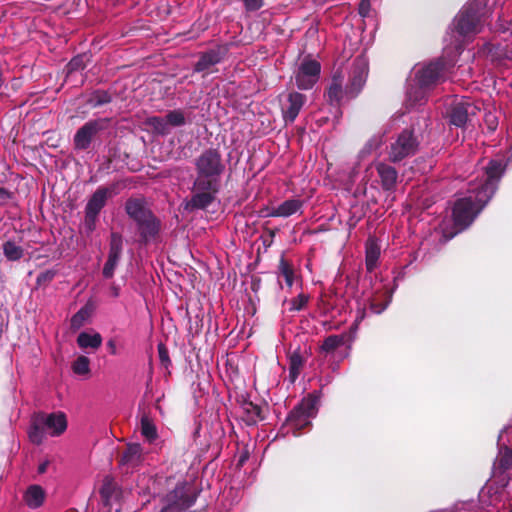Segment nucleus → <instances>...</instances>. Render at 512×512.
Listing matches in <instances>:
<instances>
[{
  "instance_id": "e433bc0d",
  "label": "nucleus",
  "mask_w": 512,
  "mask_h": 512,
  "mask_svg": "<svg viewBox=\"0 0 512 512\" xmlns=\"http://www.w3.org/2000/svg\"><path fill=\"white\" fill-rule=\"evenodd\" d=\"M383 144V135H374L371 137L366 143L363 153H372L373 151L379 149Z\"/></svg>"
},
{
  "instance_id": "c756f323",
  "label": "nucleus",
  "mask_w": 512,
  "mask_h": 512,
  "mask_svg": "<svg viewBox=\"0 0 512 512\" xmlns=\"http://www.w3.org/2000/svg\"><path fill=\"white\" fill-rule=\"evenodd\" d=\"M278 273L284 278L286 285L291 288L294 283V270L292 265L288 263L284 257L280 258Z\"/></svg>"
},
{
  "instance_id": "c85d7f7f",
  "label": "nucleus",
  "mask_w": 512,
  "mask_h": 512,
  "mask_svg": "<svg viewBox=\"0 0 512 512\" xmlns=\"http://www.w3.org/2000/svg\"><path fill=\"white\" fill-rule=\"evenodd\" d=\"M91 315V309L88 305H85L82 307L77 313H75L71 320H70V326L71 329L76 331L80 329L90 318Z\"/></svg>"
},
{
  "instance_id": "864d4df0",
  "label": "nucleus",
  "mask_w": 512,
  "mask_h": 512,
  "mask_svg": "<svg viewBox=\"0 0 512 512\" xmlns=\"http://www.w3.org/2000/svg\"><path fill=\"white\" fill-rule=\"evenodd\" d=\"M315 3H320L322 2L323 0H313Z\"/></svg>"
},
{
  "instance_id": "7ed1b4c3",
  "label": "nucleus",
  "mask_w": 512,
  "mask_h": 512,
  "mask_svg": "<svg viewBox=\"0 0 512 512\" xmlns=\"http://www.w3.org/2000/svg\"><path fill=\"white\" fill-rule=\"evenodd\" d=\"M197 176L194 186L200 189L220 187V178L225 170L222 156L217 149L203 151L195 160Z\"/></svg>"
},
{
  "instance_id": "9d476101",
  "label": "nucleus",
  "mask_w": 512,
  "mask_h": 512,
  "mask_svg": "<svg viewBox=\"0 0 512 512\" xmlns=\"http://www.w3.org/2000/svg\"><path fill=\"white\" fill-rule=\"evenodd\" d=\"M442 70V61H435L429 64H419L413 68V76L410 78H412L419 87L429 89L436 83Z\"/></svg>"
},
{
  "instance_id": "4468645a",
  "label": "nucleus",
  "mask_w": 512,
  "mask_h": 512,
  "mask_svg": "<svg viewBox=\"0 0 512 512\" xmlns=\"http://www.w3.org/2000/svg\"><path fill=\"white\" fill-rule=\"evenodd\" d=\"M122 253V237L117 233L111 234L108 259L103 267V276L111 278L120 260Z\"/></svg>"
},
{
  "instance_id": "ddd939ff",
  "label": "nucleus",
  "mask_w": 512,
  "mask_h": 512,
  "mask_svg": "<svg viewBox=\"0 0 512 512\" xmlns=\"http://www.w3.org/2000/svg\"><path fill=\"white\" fill-rule=\"evenodd\" d=\"M104 120H93L84 124L74 136V145L76 149H87L92 138L104 128Z\"/></svg>"
},
{
  "instance_id": "603ef678",
  "label": "nucleus",
  "mask_w": 512,
  "mask_h": 512,
  "mask_svg": "<svg viewBox=\"0 0 512 512\" xmlns=\"http://www.w3.org/2000/svg\"><path fill=\"white\" fill-rule=\"evenodd\" d=\"M113 293H114V295H115V296H117V295H118V291H117V289H114V290H113Z\"/></svg>"
},
{
  "instance_id": "bb28decb",
  "label": "nucleus",
  "mask_w": 512,
  "mask_h": 512,
  "mask_svg": "<svg viewBox=\"0 0 512 512\" xmlns=\"http://www.w3.org/2000/svg\"><path fill=\"white\" fill-rule=\"evenodd\" d=\"M348 341V334L343 333L340 335H330L324 339L320 349L321 352L326 354H330L334 352L337 348L345 345Z\"/></svg>"
},
{
  "instance_id": "0eeeda50",
  "label": "nucleus",
  "mask_w": 512,
  "mask_h": 512,
  "mask_svg": "<svg viewBox=\"0 0 512 512\" xmlns=\"http://www.w3.org/2000/svg\"><path fill=\"white\" fill-rule=\"evenodd\" d=\"M418 149L419 141L414 136L413 131L405 129L391 140L387 152L388 159L392 163H398L415 155Z\"/></svg>"
},
{
  "instance_id": "4c0bfd02",
  "label": "nucleus",
  "mask_w": 512,
  "mask_h": 512,
  "mask_svg": "<svg viewBox=\"0 0 512 512\" xmlns=\"http://www.w3.org/2000/svg\"><path fill=\"white\" fill-rule=\"evenodd\" d=\"M309 297L305 294H299L296 298L291 301V311L301 310L308 302Z\"/></svg>"
},
{
  "instance_id": "412c9836",
  "label": "nucleus",
  "mask_w": 512,
  "mask_h": 512,
  "mask_svg": "<svg viewBox=\"0 0 512 512\" xmlns=\"http://www.w3.org/2000/svg\"><path fill=\"white\" fill-rule=\"evenodd\" d=\"M143 458V449L140 444H130L123 452L121 463L130 467L139 465Z\"/></svg>"
},
{
  "instance_id": "a878e982",
  "label": "nucleus",
  "mask_w": 512,
  "mask_h": 512,
  "mask_svg": "<svg viewBox=\"0 0 512 512\" xmlns=\"http://www.w3.org/2000/svg\"><path fill=\"white\" fill-rule=\"evenodd\" d=\"M380 256V247L373 239H369L366 244L365 264L369 272H372L376 266Z\"/></svg>"
},
{
  "instance_id": "a18cd8bd",
  "label": "nucleus",
  "mask_w": 512,
  "mask_h": 512,
  "mask_svg": "<svg viewBox=\"0 0 512 512\" xmlns=\"http://www.w3.org/2000/svg\"><path fill=\"white\" fill-rule=\"evenodd\" d=\"M485 121L488 125V128L491 130V131H494L497 127V118L495 115L489 113L486 115V118H485Z\"/></svg>"
},
{
  "instance_id": "de8ad7c7",
  "label": "nucleus",
  "mask_w": 512,
  "mask_h": 512,
  "mask_svg": "<svg viewBox=\"0 0 512 512\" xmlns=\"http://www.w3.org/2000/svg\"><path fill=\"white\" fill-rule=\"evenodd\" d=\"M370 10V0H361L359 4V13L362 16H367Z\"/></svg>"
},
{
  "instance_id": "58836bf2",
  "label": "nucleus",
  "mask_w": 512,
  "mask_h": 512,
  "mask_svg": "<svg viewBox=\"0 0 512 512\" xmlns=\"http://www.w3.org/2000/svg\"><path fill=\"white\" fill-rule=\"evenodd\" d=\"M54 276H55L54 271H52V270L44 271L37 276V284L42 285V284L49 283L50 281H52Z\"/></svg>"
},
{
  "instance_id": "37998d69",
  "label": "nucleus",
  "mask_w": 512,
  "mask_h": 512,
  "mask_svg": "<svg viewBox=\"0 0 512 512\" xmlns=\"http://www.w3.org/2000/svg\"><path fill=\"white\" fill-rule=\"evenodd\" d=\"M512 464V450L506 449L505 455L500 459V466L508 468Z\"/></svg>"
},
{
  "instance_id": "1a4fd4ad",
  "label": "nucleus",
  "mask_w": 512,
  "mask_h": 512,
  "mask_svg": "<svg viewBox=\"0 0 512 512\" xmlns=\"http://www.w3.org/2000/svg\"><path fill=\"white\" fill-rule=\"evenodd\" d=\"M479 110V107L468 98H454L449 103L447 114L451 124L463 127Z\"/></svg>"
},
{
  "instance_id": "423d86ee",
  "label": "nucleus",
  "mask_w": 512,
  "mask_h": 512,
  "mask_svg": "<svg viewBox=\"0 0 512 512\" xmlns=\"http://www.w3.org/2000/svg\"><path fill=\"white\" fill-rule=\"evenodd\" d=\"M196 500L192 487L185 481L177 483L175 488L161 498L160 512H183Z\"/></svg>"
},
{
  "instance_id": "6ab92c4d",
  "label": "nucleus",
  "mask_w": 512,
  "mask_h": 512,
  "mask_svg": "<svg viewBox=\"0 0 512 512\" xmlns=\"http://www.w3.org/2000/svg\"><path fill=\"white\" fill-rule=\"evenodd\" d=\"M137 225L141 236L145 240L155 237L160 228L159 221L153 216L152 213L148 214L147 217H144L141 221H138Z\"/></svg>"
},
{
  "instance_id": "f03ea898",
  "label": "nucleus",
  "mask_w": 512,
  "mask_h": 512,
  "mask_svg": "<svg viewBox=\"0 0 512 512\" xmlns=\"http://www.w3.org/2000/svg\"><path fill=\"white\" fill-rule=\"evenodd\" d=\"M367 74L368 64L362 57H357L353 61L349 84L345 89L342 87L344 75L342 72H336L327 91L330 103L338 105L345 97H356L366 82Z\"/></svg>"
},
{
  "instance_id": "a211bd4d",
  "label": "nucleus",
  "mask_w": 512,
  "mask_h": 512,
  "mask_svg": "<svg viewBox=\"0 0 512 512\" xmlns=\"http://www.w3.org/2000/svg\"><path fill=\"white\" fill-rule=\"evenodd\" d=\"M302 201L298 199H288L278 205L276 208H273L269 213V216L272 217H289L295 213H297L302 208Z\"/></svg>"
},
{
  "instance_id": "49530a36",
  "label": "nucleus",
  "mask_w": 512,
  "mask_h": 512,
  "mask_svg": "<svg viewBox=\"0 0 512 512\" xmlns=\"http://www.w3.org/2000/svg\"><path fill=\"white\" fill-rule=\"evenodd\" d=\"M388 303H380L377 304L374 301H371L370 303V309L375 314H380L382 311H384L387 307Z\"/></svg>"
},
{
  "instance_id": "f257e3e1",
  "label": "nucleus",
  "mask_w": 512,
  "mask_h": 512,
  "mask_svg": "<svg viewBox=\"0 0 512 512\" xmlns=\"http://www.w3.org/2000/svg\"><path fill=\"white\" fill-rule=\"evenodd\" d=\"M503 172L504 166L502 163L491 160L485 168L484 178L478 183H471L468 195L455 202L452 212L454 230L448 233L443 229L448 239L454 237L474 221L495 193Z\"/></svg>"
},
{
  "instance_id": "8fccbe9b",
  "label": "nucleus",
  "mask_w": 512,
  "mask_h": 512,
  "mask_svg": "<svg viewBox=\"0 0 512 512\" xmlns=\"http://www.w3.org/2000/svg\"><path fill=\"white\" fill-rule=\"evenodd\" d=\"M49 465V462L48 461H44L42 462L39 466H38V473L39 474H43L46 472L47 470V467Z\"/></svg>"
},
{
  "instance_id": "dca6fc26",
  "label": "nucleus",
  "mask_w": 512,
  "mask_h": 512,
  "mask_svg": "<svg viewBox=\"0 0 512 512\" xmlns=\"http://www.w3.org/2000/svg\"><path fill=\"white\" fill-rule=\"evenodd\" d=\"M194 189L195 193L188 203V207L191 209H205L214 201L215 196L219 191V187L200 189L194 186Z\"/></svg>"
},
{
  "instance_id": "ea45409f",
  "label": "nucleus",
  "mask_w": 512,
  "mask_h": 512,
  "mask_svg": "<svg viewBox=\"0 0 512 512\" xmlns=\"http://www.w3.org/2000/svg\"><path fill=\"white\" fill-rule=\"evenodd\" d=\"M158 353L161 363L167 367L168 364L170 363V360L167 349L163 344L158 345Z\"/></svg>"
},
{
  "instance_id": "79ce46f5",
  "label": "nucleus",
  "mask_w": 512,
  "mask_h": 512,
  "mask_svg": "<svg viewBox=\"0 0 512 512\" xmlns=\"http://www.w3.org/2000/svg\"><path fill=\"white\" fill-rule=\"evenodd\" d=\"M81 68H83V59L80 56L73 58L68 64V69L70 72Z\"/></svg>"
},
{
  "instance_id": "6e6d98bb",
  "label": "nucleus",
  "mask_w": 512,
  "mask_h": 512,
  "mask_svg": "<svg viewBox=\"0 0 512 512\" xmlns=\"http://www.w3.org/2000/svg\"><path fill=\"white\" fill-rule=\"evenodd\" d=\"M511 512H512V510H511Z\"/></svg>"
},
{
  "instance_id": "2eb2a0df",
  "label": "nucleus",
  "mask_w": 512,
  "mask_h": 512,
  "mask_svg": "<svg viewBox=\"0 0 512 512\" xmlns=\"http://www.w3.org/2000/svg\"><path fill=\"white\" fill-rule=\"evenodd\" d=\"M111 195V189L105 187L98 188L87 202L85 213L91 216H98Z\"/></svg>"
},
{
  "instance_id": "f8f14e48",
  "label": "nucleus",
  "mask_w": 512,
  "mask_h": 512,
  "mask_svg": "<svg viewBox=\"0 0 512 512\" xmlns=\"http://www.w3.org/2000/svg\"><path fill=\"white\" fill-rule=\"evenodd\" d=\"M306 101L305 95L292 91L281 101V111L286 123L294 122Z\"/></svg>"
},
{
  "instance_id": "c9c22d12",
  "label": "nucleus",
  "mask_w": 512,
  "mask_h": 512,
  "mask_svg": "<svg viewBox=\"0 0 512 512\" xmlns=\"http://www.w3.org/2000/svg\"><path fill=\"white\" fill-rule=\"evenodd\" d=\"M111 101V98L108 93L104 91H97L88 100V103L92 107H97L106 103H109Z\"/></svg>"
},
{
  "instance_id": "09e8293b",
  "label": "nucleus",
  "mask_w": 512,
  "mask_h": 512,
  "mask_svg": "<svg viewBox=\"0 0 512 512\" xmlns=\"http://www.w3.org/2000/svg\"><path fill=\"white\" fill-rule=\"evenodd\" d=\"M364 318H365V311H364V309L358 308L357 315H356V318H355V325L357 326Z\"/></svg>"
},
{
  "instance_id": "393cba45",
  "label": "nucleus",
  "mask_w": 512,
  "mask_h": 512,
  "mask_svg": "<svg viewBox=\"0 0 512 512\" xmlns=\"http://www.w3.org/2000/svg\"><path fill=\"white\" fill-rule=\"evenodd\" d=\"M77 344L82 349L91 348L97 350L102 344V337L97 332H81L77 337Z\"/></svg>"
},
{
  "instance_id": "7c9ffc66",
  "label": "nucleus",
  "mask_w": 512,
  "mask_h": 512,
  "mask_svg": "<svg viewBox=\"0 0 512 512\" xmlns=\"http://www.w3.org/2000/svg\"><path fill=\"white\" fill-rule=\"evenodd\" d=\"M141 433L149 442H153L158 436L156 426L146 415L141 418Z\"/></svg>"
},
{
  "instance_id": "f3484780",
  "label": "nucleus",
  "mask_w": 512,
  "mask_h": 512,
  "mask_svg": "<svg viewBox=\"0 0 512 512\" xmlns=\"http://www.w3.org/2000/svg\"><path fill=\"white\" fill-rule=\"evenodd\" d=\"M375 167L383 189H394L398 178L396 169L385 162H377Z\"/></svg>"
},
{
  "instance_id": "c03bdc74",
  "label": "nucleus",
  "mask_w": 512,
  "mask_h": 512,
  "mask_svg": "<svg viewBox=\"0 0 512 512\" xmlns=\"http://www.w3.org/2000/svg\"><path fill=\"white\" fill-rule=\"evenodd\" d=\"M97 216H91L85 213V227L89 232H92L95 229Z\"/></svg>"
},
{
  "instance_id": "72a5a7b5",
  "label": "nucleus",
  "mask_w": 512,
  "mask_h": 512,
  "mask_svg": "<svg viewBox=\"0 0 512 512\" xmlns=\"http://www.w3.org/2000/svg\"><path fill=\"white\" fill-rule=\"evenodd\" d=\"M146 124L152 128L156 133H159V134H166L168 133V127H167V122L165 120V118H161V117H149L147 120H146Z\"/></svg>"
},
{
  "instance_id": "473e14b6",
  "label": "nucleus",
  "mask_w": 512,
  "mask_h": 512,
  "mask_svg": "<svg viewBox=\"0 0 512 512\" xmlns=\"http://www.w3.org/2000/svg\"><path fill=\"white\" fill-rule=\"evenodd\" d=\"M72 370L77 375H88L90 373V360L86 356H79L72 364Z\"/></svg>"
},
{
  "instance_id": "5fc2aeb1",
  "label": "nucleus",
  "mask_w": 512,
  "mask_h": 512,
  "mask_svg": "<svg viewBox=\"0 0 512 512\" xmlns=\"http://www.w3.org/2000/svg\"><path fill=\"white\" fill-rule=\"evenodd\" d=\"M0 193H1V194H2V193H5V191H4L3 189H0Z\"/></svg>"
},
{
  "instance_id": "9b49d317",
  "label": "nucleus",
  "mask_w": 512,
  "mask_h": 512,
  "mask_svg": "<svg viewBox=\"0 0 512 512\" xmlns=\"http://www.w3.org/2000/svg\"><path fill=\"white\" fill-rule=\"evenodd\" d=\"M315 400L312 398L304 399L300 405L293 410L289 416V425L293 428H303L309 425V419L315 415Z\"/></svg>"
},
{
  "instance_id": "6e6552de",
  "label": "nucleus",
  "mask_w": 512,
  "mask_h": 512,
  "mask_svg": "<svg viewBox=\"0 0 512 512\" xmlns=\"http://www.w3.org/2000/svg\"><path fill=\"white\" fill-rule=\"evenodd\" d=\"M321 65L311 58H304L294 72L297 87L301 90L311 89L319 80Z\"/></svg>"
},
{
  "instance_id": "20e7f679",
  "label": "nucleus",
  "mask_w": 512,
  "mask_h": 512,
  "mask_svg": "<svg viewBox=\"0 0 512 512\" xmlns=\"http://www.w3.org/2000/svg\"><path fill=\"white\" fill-rule=\"evenodd\" d=\"M67 425V418L63 412L35 414L28 432L29 439L32 443L39 445L47 435L51 437L62 435L66 431Z\"/></svg>"
},
{
  "instance_id": "4be33fe9",
  "label": "nucleus",
  "mask_w": 512,
  "mask_h": 512,
  "mask_svg": "<svg viewBox=\"0 0 512 512\" xmlns=\"http://www.w3.org/2000/svg\"><path fill=\"white\" fill-rule=\"evenodd\" d=\"M427 89L419 87L412 78H410L407 89V103L414 107L423 104L426 99Z\"/></svg>"
},
{
  "instance_id": "f704fd0d",
  "label": "nucleus",
  "mask_w": 512,
  "mask_h": 512,
  "mask_svg": "<svg viewBox=\"0 0 512 512\" xmlns=\"http://www.w3.org/2000/svg\"><path fill=\"white\" fill-rule=\"evenodd\" d=\"M165 120L167 122V127H169V125L181 126L185 123V117L180 110H173L169 112L166 115Z\"/></svg>"
},
{
  "instance_id": "39448f33",
  "label": "nucleus",
  "mask_w": 512,
  "mask_h": 512,
  "mask_svg": "<svg viewBox=\"0 0 512 512\" xmlns=\"http://www.w3.org/2000/svg\"><path fill=\"white\" fill-rule=\"evenodd\" d=\"M453 27L452 33L457 35H453L455 39L451 43L458 48L466 39L482 31V20L478 11L469 4L455 17Z\"/></svg>"
},
{
  "instance_id": "3c124183",
  "label": "nucleus",
  "mask_w": 512,
  "mask_h": 512,
  "mask_svg": "<svg viewBox=\"0 0 512 512\" xmlns=\"http://www.w3.org/2000/svg\"><path fill=\"white\" fill-rule=\"evenodd\" d=\"M107 345L110 348V353L115 355L117 353L115 342L113 340H110V341H108Z\"/></svg>"
},
{
  "instance_id": "a19ab883",
  "label": "nucleus",
  "mask_w": 512,
  "mask_h": 512,
  "mask_svg": "<svg viewBox=\"0 0 512 512\" xmlns=\"http://www.w3.org/2000/svg\"><path fill=\"white\" fill-rule=\"evenodd\" d=\"M244 4L248 11H256L263 6V0H244Z\"/></svg>"
},
{
  "instance_id": "5701e85b",
  "label": "nucleus",
  "mask_w": 512,
  "mask_h": 512,
  "mask_svg": "<svg viewBox=\"0 0 512 512\" xmlns=\"http://www.w3.org/2000/svg\"><path fill=\"white\" fill-rule=\"evenodd\" d=\"M127 214L136 222L141 221L151 213L139 199H129L125 206Z\"/></svg>"
},
{
  "instance_id": "aec40b11",
  "label": "nucleus",
  "mask_w": 512,
  "mask_h": 512,
  "mask_svg": "<svg viewBox=\"0 0 512 512\" xmlns=\"http://www.w3.org/2000/svg\"><path fill=\"white\" fill-rule=\"evenodd\" d=\"M45 496V491L41 486L31 485L24 494V502L29 508L36 509L43 504Z\"/></svg>"
},
{
  "instance_id": "b1692460",
  "label": "nucleus",
  "mask_w": 512,
  "mask_h": 512,
  "mask_svg": "<svg viewBox=\"0 0 512 512\" xmlns=\"http://www.w3.org/2000/svg\"><path fill=\"white\" fill-rule=\"evenodd\" d=\"M221 60L220 54L216 50H210L201 55L200 59L195 64L194 70L196 72L208 71L212 66L219 63Z\"/></svg>"
},
{
  "instance_id": "2f4dec72",
  "label": "nucleus",
  "mask_w": 512,
  "mask_h": 512,
  "mask_svg": "<svg viewBox=\"0 0 512 512\" xmlns=\"http://www.w3.org/2000/svg\"><path fill=\"white\" fill-rule=\"evenodd\" d=\"M3 252L5 257L10 261H17L23 256V249L12 241H7L3 244Z\"/></svg>"
},
{
  "instance_id": "cd10ccee",
  "label": "nucleus",
  "mask_w": 512,
  "mask_h": 512,
  "mask_svg": "<svg viewBox=\"0 0 512 512\" xmlns=\"http://www.w3.org/2000/svg\"><path fill=\"white\" fill-rule=\"evenodd\" d=\"M305 358L301 355L299 349L292 352L289 356V377L294 382L300 374L304 365Z\"/></svg>"
}]
</instances>
